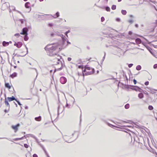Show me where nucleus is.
<instances>
[{
  "label": "nucleus",
  "instance_id": "obj_10",
  "mask_svg": "<svg viewBox=\"0 0 157 157\" xmlns=\"http://www.w3.org/2000/svg\"><path fill=\"white\" fill-rule=\"evenodd\" d=\"M29 4L30 3L29 2H27L25 4V7L27 8H29L30 9L29 11L28 12L29 13L31 9V7L29 6Z\"/></svg>",
  "mask_w": 157,
  "mask_h": 157
},
{
  "label": "nucleus",
  "instance_id": "obj_26",
  "mask_svg": "<svg viewBox=\"0 0 157 157\" xmlns=\"http://www.w3.org/2000/svg\"><path fill=\"white\" fill-rule=\"evenodd\" d=\"M145 47L147 48V49L150 52H151V51L152 50L151 48L149 46H145Z\"/></svg>",
  "mask_w": 157,
  "mask_h": 157
},
{
  "label": "nucleus",
  "instance_id": "obj_34",
  "mask_svg": "<svg viewBox=\"0 0 157 157\" xmlns=\"http://www.w3.org/2000/svg\"><path fill=\"white\" fill-rule=\"evenodd\" d=\"M57 60L58 62H57V64H59L60 63H61L62 64V62L60 61V60L59 59H57Z\"/></svg>",
  "mask_w": 157,
  "mask_h": 157
},
{
  "label": "nucleus",
  "instance_id": "obj_27",
  "mask_svg": "<svg viewBox=\"0 0 157 157\" xmlns=\"http://www.w3.org/2000/svg\"><path fill=\"white\" fill-rule=\"evenodd\" d=\"M28 35H24V40L25 41H27L29 39V37L28 36Z\"/></svg>",
  "mask_w": 157,
  "mask_h": 157
},
{
  "label": "nucleus",
  "instance_id": "obj_43",
  "mask_svg": "<svg viewBox=\"0 0 157 157\" xmlns=\"http://www.w3.org/2000/svg\"><path fill=\"white\" fill-rule=\"evenodd\" d=\"M19 21L21 23H23L24 22V20L23 19H20Z\"/></svg>",
  "mask_w": 157,
  "mask_h": 157
},
{
  "label": "nucleus",
  "instance_id": "obj_33",
  "mask_svg": "<svg viewBox=\"0 0 157 157\" xmlns=\"http://www.w3.org/2000/svg\"><path fill=\"white\" fill-rule=\"evenodd\" d=\"M70 32V30H68V31L66 32L65 33V35L67 36V37H68V35H67L68 33H69Z\"/></svg>",
  "mask_w": 157,
  "mask_h": 157
},
{
  "label": "nucleus",
  "instance_id": "obj_44",
  "mask_svg": "<svg viewBox=\"0 0 157 157\" xmlns=\"http://www.w3.org/2000/svg\"><path fill=\"white\" fill-rule=\"evenodd\" d=\"M149 82L148 81H146V82L145 83H144V84L146 85V86H147L149 84Z\"/></svg>",
  "mask_w": 157,
  "mask_h": 157
},
{
  "label": "nucleus",
  "instance_id": "obj_60",
  "mask_svg": "<svg viewBox=\"0 0 157 157\" xmlns=\"http://www.w3.org/2000/svg\"><path fill=\"white\" fill-rule=\"evenodd\" d=\"M95 70L94 68L92 69V70L91 72H93V74L94 73Z\"/></svg>",
  "mask_w": 157,
  "mask_h": 157
},
{
  "label": "nucleus",
  "instance_id": "obj_3",
  "mask_svg": "<svg viewBox=\"0 0 157 157\" xmlns=\"http://www.w3.org/2000/svg\"><path fill=\"white\" fill-rule=\"evenodd\" d=\"M123 85H124V87L125 88L127 89V91H129V89L130 88L132 90H134L136 91H137L138 86H129L128 85H124L123 83H121Z\"/></svg>",
  "mask_w": 157,
  "mask_h": 157
},
{
  "label": "nucleus",
  "instance_id": "obj_57",
  "mask_svg": "<svg viewBox=\"0 0 157 157\" xmlns=\"http://www.w3.org/2000/svg\"><path fill=\"white\" fill-rule=\"evenodd\" d=\"M67 44H66V45H67V46L68 44H71V42H69V41H67Z\"/></svg>",
  "mask_w": 157,
  "mask_h": 157
},
{
  "label": "nucleus",
  "instance_id": "obj_11",
  "mask_svg": "<svg viewBox=\"0 0 157 157\" xmlns=\"http://www.w3.org/2000/svg\"><path fill=\"white\" fill-rule=\"evenodd\" d=\"M25 48L27 50V52H26V54H25V55H24V56H21V55H18V54H16L14 56H17V57H18L19 56H22V57H23L24 56H25L26 54H27L28 53V48H27V47H26V45H25Z\"/></svg>",
  "mask_w": 157,
  "mask_h": 157
},
{
  "label": "nucleus",
  "instance_id": "obj_41",
  "mask_svg": "<svg viewBox=\"0 0 157 157\" xmlns=\"http://www.w3.org/2000/svg\"><path fill=\"white\" fill-rule=\"evenodd\" d=\"M133 65V64L130 63V64H128V67L129 68H131L132 66Z\"/></svg>",
  "mask_w": 157,
  "mask_h": 157
},
{
  "label": "nucleus",
  "instance_id": "obj_7",
  "mask_svg": "<svg viewBox=\"0 0 157 157\" xmlns=\"http://www.w3.org/2000/svg\"><path fill=\"white\" fill-rule=\"evenodd\" d=\"M20 124H17L15 125H12L11 126L12 128L15 130V132H16L18 130V128L20 126Z\"/></svg>",
  "mask_w": 157,
  "mask_h": 157
},
{
  "label": "nucleus",
  "instance_id": "obj_45",
  "mask_svg": "<svg viewBox=\"0 0 157 157\" xmlns=\"http://www.w3.org/2000/svg\"><path fill=\"white\" fill-rule=\"evenodd\" d=\"M56 34L54 33H52L51 34V36L52 37H53L55 36V35H56Z\"/></svg>",
  "mask_w": 157,
  "mask_h": 157
},
{
  "label": "nucleus",
  "instance_id": "obj_1",
  "mask_svg": "<svg viewBox=\"0 0 157 157\" xmlns=\"http://www.w3.org/2000/svg\"><path fill=\"white\" fill-rule=\"evenodd\" d=\"M52 44L48 45L44 48V49L46 51H49V52H52V51L56 50L58 46L57 44H54L52 46H50Z\"/></svg>",
  "mask_w": 157,
  "mask_h": 157
},
{
  "label": "nucleus",
  "instance_id": "obj_53",
  "mask_svg": "<svg viewBox=\"0 0 157 157\" xmlns=\"http://www.w3.org/2000/svg\"><path fill=\"white\" fill-rule=\"evenodd\" d=\"M33 157H38V156L36 154H34L33 155Z\"/></svg>",
  "mask_w": 157,
  "mask_h": 157
},
{
  "label": "nucleus",
  "instance_id": "obj_59",
  "mask_svg": "<svg viewBox=\"0 0 157 157\" xmlns=\"http://www.w3.org/2000/svg\"><path fill=\"white\" fill-rule=\"evenodd\" d=\"M86 69L88 70H90V67H86Z\"/></svg>",
  "mask_w": 157,
  "mask_h": 157
},
{
  "label": "nucleus",
  "instance_id": "obj_17",
  "mask_svg": "<svg viewBox=\"0 0 157 157\" xmlns=\"http://www.w3.org/2000/svg\"><path fill=\"white\" fill-rule=\"evenodd\" d=\"M22 45V43L21 42H17V47L18 48H20Z\"/></svg>",
  "mask_w": 157,
  "mask_h": 157
},
{
  "label": "nucleus",
  "instance_id": "obj_54",
  "mask_svg": "<svg viewBox=\"0 0 157 157\" xmlns=\"http://www.w3.org/2000/svg\"><path fill=\"white\" fill-rule=\"evenodd\" d=\"M67 60L69 61H70L71 60V58L70 57H68L67 58Z\"/></svg>",
  "mask_w": 157,
  "mask_h": 157
},
{
  "label": "nucleus",
  "instance_id": "obj_28",
  "mask_svg": "<svg viewBox=\"0 0 157 157\" xmlns=\"http://www.w3.org/2000/svg\"><path fill=\"white\" fill-rule=\"evenodd\" d=\"M105 10L107 11H110V8L108 6H106L105 7Z\"/></svg>",
  "mask_w": 157,
  "mask_h": 157
},
{
  "label": "nucleus",
  "instance_id": "obj_42",
  "mask_svg": "<svg viewBox=\"0 0 157 157\" xmlns=\"http://www.w3.org/2000/svg\"><path fill=\"white\" fill-rule=\"evenodd\" d=\"M48 25L49 27H52L53 25V24L52 23H49Z\"/></svg>",
  "mask_w": 157,
  "mask_h": 157
},
{
  "label": "nucleus",
  "instance_id": "obj_39",
  "mask_svg": "<svg viewBox=\"0 0 157 157\" xmlns=\"http://www.w3.org/2000/svg\"><path fill=\"white\" fill-rule=\"evenodd\" d=\"M24 146L26 148H28L29 147V145L26 144H24Z\"/></svg>",
  "mask_w": 157,
  "mask_h": 157
},
{
  "label": "nucleus",
  "instance_id": "obj_29",
  "mask_svg": "<svg viewBox=\"0 0 157 157\" xmlns=\"http://www.w3.org/2000/svg\"><path fill=\"white\" fill-rule=\"evenodd\" d=\"M137 90H138L140 92H142L144 91V90H143L141 89L140 87H139V86L137 87Z\"/></svg>",
  "mask_w": 157,
  "mask_h": 157
},
{
  "label": "nucleus",
  "instance_id": "obj_50",
  "mask_svg": "<svg viewBox=\"0 0 157 157\" xmlns=\"http://www.w3.org/2000/svg\"><path fill=\"white\" fill-rule=\"evenodd\" d=\"M153 68L154 69L157 68V64H155L153 66Z\"/></svg>",
  "mask_w": 157,
  "mask_h": 157
},
{
  "label": "nucleus",
  "instance_id": "obj_13",
  "mask_svg": "<svg viewBox=\"0 0 157 157\" xmlns=\"http://www.w3.org/2000/svg\"><path fill=\"white\" fill-rule=\"evenodd\" d=\"M10 6V5L9 3H5L2 5V8L4 7H6V8H8Z\"/></svg>",
  "mask_w": 157,
  "mask_h": 157
},
{
  "label": "nucleus",
  "instance_id": "obj_63",
  "mask_svg": "<svg viewBox=\"0 0 157 157\" xmlns=\"http://www.w3.org/2000/svg\"><path fill=\"white\" fill-rule=\"evenodd\" d=\"M82 65H79L78 66V68H82Z\"/></svg>",
  "mask_w": 157,
  "mask_h": 157
},
{
  "label": "nucleus",
  "instance_id": "obj_51",
  "mask_svg": "<svg viewBox=\"0 0 157 157\" xmlns=\"http://www.w3.org/2000/svg\"><path fill=\"white\" fill-rule=\"evenodd\" d=\"M133 82H134V84H136V83H137V81H136V79H133Z\"/></svg>",
  "mask_w": 157,
  "mask_h": 157
},
{
  "label": "nucleus",
  "instance_id": "obj_64",
  "mask_svg": "<svg viewBox=\"0 0 157 157\" xmlns=\"http://www.w3.org/2000/svg\"><path fill=\"white\" fill-rule=\"evenodd\" d=\"M62 67H60V68H58L57 69V70L58 71H59V70H61L62 69Z\"/></svg>",
  "mask_w": 157,
  "mask_h": 157
},
{
  "label": "nucleus",
  "instance_id": "obj_61",
  "mask_svg": "<svg viewBox=\"0 0 157 157\" xmlns=\"http://www.w3.org/2000/svg\"><path fill=\"white\" fill-rule=\"evenodd\" d=\"M12 59L13 60V62H14V63L15 64L16 60H15L14 57H13Z\"/></svg>",
  "mask_w": 157,
  "mask_h": 157
},
{
  "label": "nucleus",
  "instance_id": "obj_18",
  "mask_svg": "<svg viewBox=\"0 0 157 157\" xmlns=\"http://www.w3.org/2000/svg\"><path fill=\"white\" fill-rule=\"evenodd\" d=\"M5 86L6 87L8 88L9 89H10L11 88V86L8 83H5Z\"/></svg>",
  "mask_w": 157,
  "mask_h": 157
},
{
  "label": "nucleus",
  "instance_id": "obj_31",
  "mask_svg": "<svg viewBox=\"0 0 157 157\" xmlns=\"http://www.w3.org/2000/svg\"><path fill=\"white\" fill-rule=\"evenodd\" d=\"M125 108L126 109H128L129 107V104H127L126 105H125L124 106Z\"/></svg>",
  "mask_w": 157,
  "mask_h": 157
},
{
  "label": "nucleus",
  "instance_id": "obj_12",
  "mask_svg": "<svg viewBox=\"0 0 157 157\" xmlns=\"http://www.w3.org/2000/svg\"><path fill=\"white\" fill-rule=\"evenodd\" d=\"M147 88L149 90H148V91L149 92H150L152 94H153L155 93L154 91L155 90L157 91V90L151 89V88H149L148 87Z\"/></svg>",
  "mask_w": 157,
  "mask_h": 157
},
{
  "label": "nucleus",
  "instance_id": "obj_22",
  "mask_svg": "<svg viewBox=\"0 0 157 157\" xmlns=\"http://www.w3.org/2000/svg\"><path fill=\"white\" fill-rule=\"evenodd\" d=\"M141 69V67L140 65H137L136 67V69L137 70L139 71Z\"/></svg>",
  "mask_w": 157,
  "mask_h": 157
},
{
  "label": "nucleus",
  "instance_id": "obj_8",
  "mask_svg": "<svg viewBox=\"0 0 157 157\" xmlns=\"http://www.w3.org/2000/svg\"><path fill=\"white\" fill-rule=\"evenodd\" d=\"M24 33V35H28V31H29L28 29L27 28H24L22 29V30Z\"/></svg>",
  "mask_w": 157,
  "mask_h": 157
},
{
  "label": "nucleus",
  "instance_id": "obj_14",
  "mask_svg": "<svg viewBox=\"0 0 157 157\" xmlns=\"http://www.w3.org/2000/svg\"><path fill=\"white\" fill-rule=\"evenodd\" d=\"M17 73L16 72H14L13 74L10 75V77L12 78H13L14 77H17Z\"/></svg>",
  "mask_w": 157,
  "mask_h": 157
},
{
  "label": "nucleus",
  "instance_id": "obj_4",
  "mask_svg": "<svg viewBox=\"0 0 157 157\" xmlns=\"http://www.w3.org/2000/svg\"><path fill=\"white\" fill-rule=\"evenodd\" d=\"M45 15H48L50 17H53V18H56L59 16V12H57L54 15L52 14H45Z\"/></svg>",
  "mask_w": 157,
  "mask_h": 157
},
{
  "label": "nucleus",
  "instance_id": "obj_23",
  "mask_svg": "<svg viewBox=\"0 0 157 157\" xmlns=\"http://www.w3.org/2000/svg\"><path fill=\"white\" fill-rule=\"evenodd\" d=\"M122 14L123 15H125L126 14L127 11L124 10H122L121 11Z\"/></svg>",
  "mask_w": 157,
  "mask_h": 157
},
{
  "label": "nucleus",
  "instance_id": "obj_32",
  "mask_svg": "<svg viewBox=\"0 0 157 157\" xmlns=\"http://www.w3.org/2000/svg\"><path fill=\"white\" fill-rule=\"evenodd\" d=\"M116 6L115 5H113L112 6L111 8L113 10H115L116 9Z\"/></svg>",
  "mask_w": 157,
  "mask_h": 157
},
{
  "label": "nucleus",
  "instance_id": "obj_47",
  "mask_svg": "<svg viewBox=\"0 0 157 157\" xmlns=\"http://www.w3.org/2000/svg\"><path fill=\"white\" fill-rule=\"evenodd\" d=\"M101 20L102 22H103L105 20V18L104 17H102L101 18Z\"/></svg>",
  "mask_w": 157,
  "mask_h": 157
},
{
  "label": "nucleus",
  "instance_id": "obj_5",
  "mask_svg": "<svg viewBox=\"0 0 157 157\" xmlns=\"http://www.w3.org/2000/svg\"><path fill=\"white\" fill-rule=\"evenodd\" d=\"M60 81L62 84H64L66 82L67 79L64 77L62 76L60 78Z\"/></svg>",
  "mask_w": 157,
  "mask_h": 157
},
{
  "label": "nucleus",
  "instance_id": "obj_19",
  "mask_svg": "<svg viewBox=\"0 0 157 157\" xmlns=\"http://www.w3.org/2000/svg\"><path fill=\"white\" fill-rule=\"evenodd\" d=\"M5 105L7 106V107H9V108L10 107V105L8 102V101L5 98Z\"/></svg>",
  "mask_w": 157,
  "mask_h": 157
},
{
  "label": "nucleus",
  "instance_id": "obj_46",
  "mask_svg": "<svg viewBox=\"0 0 157 157\" xmlns=\"http://www.w3.org/2000/svg\"><path fill=\"white\" fill-rule=\"evenodd\" d=\"M11 7L12 8L13 10V11H16V10L15 9V8L13 6H11Z\"/></svg>",
  "mask_w": 157,
  "mask_h": 157
},
{
  "label": "nucleus",
  "instance_id": "obj_30",
  "mask_svg": "<svg viewBox=\"0 0 157 157\" xmlns=\"http://www.w3.org/2000/svg\"><path fill=\"white\" fill-rule=\"evenodd\" d=\"M148 109L149 110H151L153 109V107L152 105H149L148 107Z\"/></svg>",
  "mask_w": 157,
  "mask_h": 157
},
{
  "label": "nucleus",
  "instance_id": "obj_6",
  "mask_svg": "<svg viewBox=\"0 0 157 157\" xmlns=\"http://www.w3.org/2000/svg\"><path fill=\"white\" fill-rule=\"evenodd\" d=\"M70 136H68L67 135H65L63 137V138L64 140L65 141V142L68 143H70L73 141V140H71L70 139L68 140V138Z\"/></svg>",
  "mask_w": 157,
  "mask_h": 157
},
{
  "label": "nucleus",
  "instance_id": "obj_20",
  "mask_svg": "<svg viewBox=\"0 0 157 157\" xmlns=\"http://www.w3.org/2000/svg\"><path fill=\"white\" fill-rule=\"evenodd\" d=\"M25 137V136H24L22 137L21 138H17L14 139L13 140L15 141L18 140H21L23 139L24 137Z\"/></svg>",
  "mask_w": 157,
  "mask_h": 157
},
{
  "label": "nucleus",
  "instance_id": "obj_36",
  "mask_svg": "<svg viewBox=\"0 0 157 157\" xmlns=\"http://www.w3.org/2000/svg\"><path fill=\"white\" fill-rule=\"evenodd\" d=\"M107 124L109 126L112 127H115L114 125H113L109 123H108Z\"/></svg>",
  "mask_w": 157,
  "mask_h": 157
},
{
  "label": "nucleus",
  "instance_id": "obj_35",
  "mask_svg": "<svg viewBox=\"0 0 157 157\" xmlns=\"http://www.w3.org/2000/svg\"><path fill=\"white\" fill-rule=\"evenodd\" d=\"M128 22L130 23L131 24H132L133 23V20H128Z\"/></svg>",
  "mask_w": 157,
  "mask_h": 157
},
{
  "label": "nucleus",
  "instance_id": "obj_56",
  "mask_svg": "<svg viewBox=\"0 0 157 157\" xmlns=\"http://www.w3.org/2000/svg\"><path fill=\"white\" fill-rule=\"evenodd\" d=\"M132 32L131 31H129L128 32V34L130 35H131L132 34Z\"/></svg>",
  "mask_w": 157,
  "mask_h": 157
},
{
  "label": "nucleus",
  "instance_id": "obj_21",
  "mask_svg": "<svg viewBox=\"0 0 157 157\" xmlns=\"http://www.w3.org/2000/svg\"><path fill=\"white\" fill-rule=\"evenodd\" d=\"M138 96L140 99H142L144 97V95L143 94L140 93L138 94Z\"/></svg>",
  "mask_w": 157,
  "mask_h": 157
},
{
  "label": "nucleus",
  "instance_id": "obj_62",
  "mask_svg": "<svg viewBox=\"0 0 157 157\" xmlns=\"http://www.w3.org/2000/svg\"><path fill=\"white\" fill-rule=\"evenodd\" d=\"M135 27L137 28L138 27V25L137 24H135Z\"/></svg>",
  "mask_w": 157,
  "mask_h": 157
},
{
  "label": "nucleus",
  "instance_id": "obj_25",
  "mask_svg": "<svg viewBox=\"0 0 157 157\" xmlns=\"http://www.w3.org/2000/svg\"><path fill=\"white\" fill-rule=\"evenodd\" d=\"M136 42L137 43H140L141 42V40L140 38H137L136 40Z\"/></svg>",
  "mask_w": 157,
  "mask_h": 157
},
{
  "label": "nucleus",
  "instance_id": "obj_40",
  "mask_svg": "<svg viewBox=\"0 0 157 157\" xmlns=\"http://www.w3.org/2000/svg\"><path fill=\"white\" fill-rule=\"evenodd\" d=\"M105 55H104V56H103V58L101 60V61L102 62H103V61H104L105 59Z\"/></svg>",
  "mask_w": 157,
  "mask_h": 157
},
{
  "label": "nucleus",
  "instance_id": "obj_16",
  "mask_svg": "<svg viewBox=\"0 0 157 157\" xmlns=\"http://www.w3.org/2000/svg\"><path fill=\"white\" fill-rule=\"evenodd\" d=\"M35 120L36 121H40L41 120V117L40 116L38 117H36L35 118Z\"/></svg>",
  "mask_w": 157,
  "mask_h": 157
},
{
  "label": "nucleus",
  "instance_id": "obj_9",
  "mask_svg": "<svg viewBox=\"0 0 157 157\" xmlns=\"http://www.w3.org/2000/svg\"><path fill=\"white\" fill-rule=\"evenodd\" d=\"M7 99H8V101L10 102L13 101L17 100V99H16L14 96H12L11 97H8L7 98Z\"/></svg>",
  "mask_w": 157,
  "mask_h": 157
},
{
  "label": "nucleus",
  "instance_id": "obj_48",
  "mask_svg": "<svg viewBox=\"0 0 157 157\" xmlns=\"http://www.w3.org/2000/svg\"><path fill=\"white\" fill-rule=\"evenodd\" d=\"M60 109V106L59 105L58 107V115L59 114V110Z\"/></svg>",
  "mask_w": 157,
  "mask_h": 157
},
{
  "label": "nucleus",
  "instance_id": "obj_38",
  "mask_svg": "<svg viewBox=\"0 0 157 157\" xmlns=\"http://www.w3.org/2000/svg\"><path fill=\"white\" fill-rule=\"evenodd\" d=\"M15 36H17V37H18L20 36V35L19 33H16L14 34Z\"/></svg>",
  "mask_w": 157,
  "mask_h": 157
},
{
  "label": "nucleus",
  "instance_id": "obj_24",
  "mask_svg": "<svg viewBox=\"0 0 157 157\" xmlns=\"http://www.w3.org/2000/svg\"><path fill=\"white\" fill-rule=\"evenodd\" d=\"M92 74H93V72H91V71L87 72L85 73V75H91Z\"/></svg>",
  "mask_w": 157,
  "mask_h": 157
},
{
  "label": "nucleus",
  "instance_id": "obj_55",
  "mask_svg": "<svg viewBox=\"0 0 157 157\" xmlns=\"http://www.w3.org/2000/svg\"><path fill=\"white\" fill-rule=\"evenodd\" d=\"M66 106L67 107L69 108L70 105H69L67 103Z\"/></svg>",
  "mask_w": 157,
  "mask_h": 157
},
{
  "label": "nucleus",
  "instance_id": "obj_37",
  "mask_svg": "<svg viewBox=\"0 0 157 157\" xmlns=\"http://www.w3.org/2000/svg\"><path fill=\"white\" fill-rule=\"evenodd\" d=\"M15 101H16L17 102V103L19 105L21 106L22 105V104L17 99V100H15Z\"/></svg>",
  "mask_w": 157,
  "mask_h": 157
},
{
  "label": "nucleus",
  "instance_id": "obj_2",
  "mask_svg": "<svg viewBox=\"0 0 157 157\" xmlns=\"http://www.w3.org/2000/svg\"><path fill=\"white\" fill-rule=\"evenodd\" d=\"M59 36H60L62 38V42L61 43V45L62 47L63 48H65L67 46V45L66 44V40L65 38L66 37L65 36L63 35L62 34H60L59 35Z\"/></svg>",
  "mask_w": 157,
  "mask_h": 157
},
{
  "label": "nucleus",
  "instance_id": "obj_58",
  "mask_svg": "<svg viewBox=\"0 0 157 157\" xmlns=\"http://www.w3.org/2000/svg\"><path fill=\"white\" fill-rule=\"evenodd\" d=\"M41 147H42L44 151H46V150L45 149L44 147L43 146H42Z\"/></svg>",
  "mask_w": 157,
  "mask_h": 157
},
{
  "label": "nucleus",
  "instance_id": "obj_49",
  "mask_svg": "<svg viewBox=\"0 0 157 157\" xmlns=\"http://www.w3.org/2000/svg\"><path fill=\"white\" fill-rule=\"evenodd\" d=\"M116 21H118V22H120V21H121V19L120 18H117L116 19Z\"/></svg>",
  "mask_w": 157,
  "mask_h": 157
},
{
  "label": "nucleus",
  "instance_id": "obj_52",
  "mask_svg": "<svg viewBox=\"0 0 157 157\" xmlns=\"http://www.w3.org/2000/svg\"><path fill=\"white\" fill-rule=\"evenodd\" d=\"M7 139L10 141H12L11 140H10L9 139H8L7 138H5V137H3V138H2V137H1L0 138V139Z\"/></svg>",
  "mask_w": 157,
  "mask_h": 157
},
{
  "label": "nucleus",
  "instance_id": "obj_15",
  "mask_svg": "<svg viewBox=\"0 0 157 157\" xmlns=\"http://www.w3.org/2000/svg\"><path fill=\"white\" fill-rule=\"evenodd\" d=\"M9 42H6L5 41H3L2 42V45L4 46H6L9 45Z\"/></svg>",
  "mask_w": 157,
  "mask_h": 157
}]
</instances>
